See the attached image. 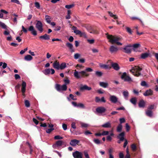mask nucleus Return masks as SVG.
Returning a JSON list of instances; mask_svg holds the SVG:
<instances>
[{"instance_id": "1", "label": "nucleus", "mask_w": 158, "mask_h": 158, "mask_svg": "<svg viewBox=\"0 0 158 158\" xmlns=\"http://www.w3.org/2000/svg\"><path fill=\"white\" fill-rule=\"evenodd\" d=\"M106 35H107V39L109 40V41L112 44L115 43L118 45H122V44L118 42L122 40V37L116 35L113 36L112 35H109L108 33H106Z\"/></svg>"}, {"instance_id": "2", "label": "nucleus", "mask_w": 158, "mask_h": 158, "mask_svg": "<svg viewBox=\"0 0 158 158\" xmlns=\"http://www.w3.org/2000/svg\"><path fill=\"white\" fill-rule=\"evenodd\" d=\"M74 71V75L77 79H79L82 77H88L89 75V74L85 72L84 70L79 72L77 71L76 70H75Z\"/></svg>"}, {"instance_id": "3", "label": "nucleus", "mask_w": 158, "mask_h": 158, "mask_svg": "<svg viewBox=\"0 0 158 158\" xmlns=\"http://www.w3.org/2000/svg\"><path fill=\"white\" fill-rule=\"evenodd\" d=\"M142 70V69L139 67L135 66L132 69L130 70V71L135 76L138 77L141 75V73L139 72Z\"/></svg>"}, {"instance_id": "4", "label": "nucleus", "mask_w": 158, "mask_h": 158, "mask_svg": "<svg viewBox=\"0 0 158 158\" xmlns=\"http://www.w3.org/2000/svg\"><path fill=\"white\" fill-rule=\"evenodd\" d=\"M55 88L58 91L61 90L66 91L67 89V86L65 84H64L61 86L59 84H57L55 85Z\"/></svg>"}, {"instance_id": "5", "label": "nucleus", "mask_w": 158, "mask_h": 158, "mask_svg": "<svg viewBox=\"0 0 158 158\" xmlns=\"http://www.w3.org/2000/svg\"><path fill=\"white\" fill-rule=\"evenodd\" d=\"M121 77V78L124 80L125 81L131 82L132 81L131 78L127 75L126 72L123 73Z\"/></svg>"}, {"instance_id": "6", "label": "nucleus", "mask_w": 158, "mask_h": 158, "mask_svg": "<svg viewBox=\"0 0 158 158\" xmlns=\"http://www.w3.org/2000/svg\"><path fill=\"white\" fill-rule=\"evenodd\" d=\"M35 27L40 33L43 32V25L40 21H37V23L36 24Z\"/></svg>"}, {"instance_id": "7", "label": "nucleus", "mask_w": 158, "mask_h": 158, "mask_svg": "<svg viewBox=\"0 0 158 158\" xmlns=\"http://www.w3.org/2000/svg\"><path fill=\"white\" fill-rule=\"evenodd\" d=\"M28 31H30L31 33L34 36L37 35V31L33 26H31L29 27L28 28Z\"/></svg>"}, {"instance_id": "8", "label": "nucleus", "mask_w": 158, "mask_h": 158, "mask_svg": "<svg viewBox=\"0 0 158 158\" xmlns=\"http://www.w3.org/2000/svg\"><path fill=\"white\" fill-rule=\"evenodd\" d=\"M73 156L74 158H80L82 156V154L78 151H76L73 152Z\"/></svg>"}, {"instance_id": "9", "label": "nucleus", "mask_w": 158, "mask_h": 158, "mask_svg": "<svg viewBox=\"0 0 158 158\" xmlns=\"http://www.w3.org/2000/svg\"><path fill=\"white\" fill-rule=\"evenodd\" d=\"M132 47V45L129 44V45L126 46L123 48L124 51L123 52L126 53L130 54L131 52V49L129 48V47Z\"/></svg>"}, {"instance_id": "10", "label": "nucleus", "mask_w": 158, "mask_h": 158, "mask_svg": "<svg viewBox=\"0 0 158 158\" xmlns=\"http://www.w3.org/2000/svg\"><path fill=\"white\" fill-rule=\"evenodd\" d=\"M39 39L41 41H43L44 40H50V37L49 35H47V34H45L43 35L40 36L39 37Z\"/></svg>"}, {"instance_id": "11", "label": "nucleus", "mask_w": 158, "mask_h": 158, "mask_svg": "<svg viewBox=\"0 0 158 158\" xmlns=\"http://www.w3.org/2000/svg\"><path fill=\"white\" fill-rule=\"evenodd\" d=\"M106 110V109L104 107L102 106L98 107L96 109L97 112L100 114L104 113Z\"/></svg>"}, {"instance_id": "12", "label": "nucleus", "mask_w": 158, "mask_h": 158, "mask_svg": "<svg viewBox=\"0 0 158 158\" xmlns=\"http://www.w3.org/2000/svg\"><path fill=\"white\" fill-rule=\"evenodd\" d=\"M26 83L24 81H23L22 83V89H21V92L22 93V95L24 97L25 96V93L26 91Z\"/></svg>"}, {"instance_id": "13", "label": "nucleus", "mask_w": 158, "mask_h": 158, "mask_svg": "<svg viewBox=\"0 0 158 158\" xmlns=\"http://www.w3.org/2000/svg\"><path fill=\"white\" fill-rule=\"evenodd\" d=\"M110 100L114 103H116L117 102L118 100V98L114 95H110Z\"/></svg>"}, {"instance_id": "14", "label": "nucleus", "mask_w": 158, "mask_h": 158, "mask_svg": "<svg viewBox=\"0 0 158 158\" xmlns=\"http://www.w3.org/2000/svg\"><path fill=\"white\" fill-rule=\"evenodd\" d=\"M125 132H123L119 134L117 136V138L119 139L120 140L123 141L125 139H124Z\"/></svg>"}, {"instance_id": "15", "label": "nucleus", "mask_w": 158, "mask_h": 158, "mask_svg": "<svg viewBox=\"0 0 158 158\" xmlns=\"http://www.w3.org/2000/svg\"><path fill=\"white\" fill-rule=\"evenodd\" d=\"M79 142V140L76 139H73L71 140L70 144L72 146H75L76 145H78Z\"/></svg>"}, {"instance_id": "16", "label": "nucleus", "mask_w": 158, "mask_h": 158, "mask_svg": "<svg viewBox=\"0 0 158 158\" xmlns=\"http://www.w3.org/2000/svg\"><path fill=\"white\" fill-rule=\"evenodd\" d=\"M63 142L60 140H59L56 141L55 144H54L52 146L54 148H56L57 147L61 146L62 145Z\"/></svg>"}, {"instance_id": "17", "label": "nucleus", "mask_w": 158, "mask_h": 158, "mask_svg": "<svg viewBox=\"0 0 158 158\" xmlns=\"http://www.w3.org/2000/svg\"><path fill=\"white\" fill-rule=\"evenodd\" d=\"M109 50L111 53H113L117 52L118 48L117 47L112 45L110 47Z\"/></svg>"}, {"instance_id": "18", "label": "nucleus", "mask_w": 158, "mask_h": 158, "mask_svg": "<svg viewBox=\"0 0 158 158\" xmlns=\"http://www.w3.org/2000/svg\"><path fill=\"white\" fill-rule=\"evenodd\" d=\"M92 88L91 87H89L86 85L81 86L80 87V89L81 91L84 90H90Z\"/></svg>"}, {"instance_id": "19", "label": "nucleus", "mask_w": 158, "mask_h": 158, "mask_svg": "<svg viewBox=\"0 0 158 158\" xmlns=\"http://www.w3.org/2000/svg\"><path fill=\"white\" fill-rule=\"evenodd\" d=\"M66 46L68 47L71 52H74V50L73 49V44L69 42H67L66 44Z\"/></svg>"}, {"instance_id": "20", "label": "nucleus", "mask_w": 158, "mask_h": 158, "mask_svg": "<svg viewBox=\"0 0 158 158\" xmlns=\"http://www.w3.org/2000/svg\"><path fill=\"white\" fill-rule=\"evenodd\" d=\"M145 104V102L143 99L140 100L138 103V106L140 108H144Z\"/></svg>"}, {"instance_id": "21", "label": "nucleus", "mask_w": 158, "mask_h": 158, "mask_svg": "<svg viewBox=\"0 0 158 158\" xmlns=\"http://www.w3.org/2000/svg\"><path fill=\"white\" fill-rule=\"evenodd\" d=\"M72 29L73 31V32L76 35H79L81 33V31L78 30L77 27L74 26H73L72 27Z\"/></svg>"}, {"instance_id": "22", "label": "nucleus", "mask_w": 158, "mask_h": 158, "mask_svg": "<svg viewBox=\"0 0 158 158\" xmlns=\"http://www.w3.org/2000/svg\"><path fill=\"white\" fill-rule=\"evenodd\" d=\"M152 94L153 92L151 89L146 90L145 92L143 94V95L145 96L152 95Z\"/></svg>"}, {"instance_id": "23", "label": "nucleus", "mask_w": 158, "mask_h": 158, "mask_svg": "<svg viewBox=\"0 0 158 158\" xmlns=\"http://www.w3.org/2000/svg\"><path fill=\"white\" fill-rule=\"evenodd\" d=\"M111 65L113 69L116 70L118 71L120 69L118 64L117 63H112Z\"/></svg>"}, {"instance_id": "24", "label": "nucleus", "mask_w": 158, "mask_h": 158, "mask_svg": "<svg viewBox=\"0 0 158 158\" xmlns=\"http://www.w3.org/2000/svg\"><path fill=\"white\" fill-rule=\"evenodd\" d=\"M102 127L106 128H111V124L110 122H107L102 125Z\"/></svg>"}, {"instance_id": "25", "label": "nucleus", "mask_w": 158, "mask_h": 158, "mask_svg": "<svg viewBox=\"0 0 158 158\" xmlns=\"http://www.w3.org/2000/svg\"><path fill=\"white\" fill-rule=\"evenodd\" d=\"M53 67L54 68L58 70L60 69V64L57 60L54 62L53 64Z\"/></svg>"}, {"instance_id": "26", "label": "nucleus", "mask_w": 158, "mask_h": 158, "mask_svg": "<svg viewBox=\"0 0 158 158\" xmlns=\"http://www.w3.org/2000/svg\"><path fill=\"white\" fill-rule=\"evenodd\" d=\"M99 85L103 88H106L108 87L109 85L107 82H99Z\"/></svg>"}, {"instance_id": "27", "label": "nucleus", "mask_w": 158, "mask_h": 158, "mask_svg": "<svg viewBox=\"0 0 158 158\" xmlns=\"http://www.w3.org/2000/svg\"><path fill=\"white\" fill-rule=\"evenodd\" d=\"M149 54L147 53H145L141 54V58L143 59H145L147 58L149 55Z\"/></svg>"}, {"instance_id": "28", "label": "nucleus", "mask_w": 158, "mask_h": 158, "mask_svg": "<svg viewBox=\"0 0 158 158\" xmlns=\"http://www.w3.org/2000/svg\"><path fill=\"white\" fill-rule=\"evenodd\" d=\"M32 59V57L30 55H27L24 57V59L27 61H30Z\"/></svg>"}, {"instance_id": "29", "label": "nucleus", "mask_w": 158, "mask_h": 158, "mask_svg": "<svg viewBox=\"0 0 158 158\" xmlns=\"http://www.w3.org/2000/svg\"><path fill=\"white\" fill-rule=\"evenodd\" d=\"M45 19L47 23H51L50 19H51V17L50 16L48 15H46L45 16Z\"/></svg>"}, {"instance_id": "30", "label": "nucleus", "mask_w": 158, "mask_h": 158, "mask_svg": "<svg viewBox=\"0 0 158 158\" xmlns=\"http://www.w3.org/2000/svg\"><path fill=\"white\" fill-rule=\"evenodd\" d=\"M130 101L133 104L135 105L137 102L136 98L135 97L132 98L130 99Z\"/></svg>"}, {"instance_id": "31", "label": "nucleus", "mask_w": 158, "mask_h": 158, "mask_svg": "<svg viewBox=\"0 0 158 158\" xmlns=\"http://www.w3.org/2000/svg\"><path fill=\"white\" fill-rule=\"evenodd\" d=\"M122 125L121 124H119L117 127V131L118 132H121L122 131Z\"/></svg>"}, {"instance_id": "32", "label": "nucleus", "mask_w": 158, "mask_h": 158, "mask_svg": "<svg viewBox=\"0 0 158 158\" xmlns=\"http://www.w3.org/2000/svg\"><path fill=\"white\" fill-rule=\"evenodd\" d=\"M146 115L150 117H151L152 116V111L150 110H148L146 112Z\"/></svg>"}, {"instance_id": "33", "label": "nucleus", "mask_w": 158, "mask_h": 158, "mask_svg": "<svg viewBox=\"0 0 158 158\" xmlns=\"http://www.w3.org/2000/svg\"><path fill=\"white\" fill-rule=\"evenodd\" d=\"M66 67V64L64 62L62 63L60 65V69H63Z\"/></svg>"}, {"instance_id": "34", "label": "nucleus", "mask_w": 158, "mask_h": 158, "mask_svg": "<svg viewBox=\"0 0 158 158\" xmlns=\"http://www.w3.org/2000/svg\"><path fill=\"white\" fill-rule=\"evenodd\" d=\"M108 13L109 14V15L111 17L115 19H117L118 17L116 16V15H113V13L110 11H108Z\"/></svg>"}, {"instance_id": "35", "label": "nucleus", "mask_w": 158, "mask_h": 158, "mask_svg": "<svg viewBox=\"0 0 158 158\" xmlns=\"http://www.w3.org/2000/svg\"><path fill=\"white\" fill-rule=\"evenodd\" d=\"M132 47L133 48V50L135 51V48H139L140 46V45L139 44H136L132 45Z\"/></svg>"}, {"instance_id": "36", "label": "nucleus", "mask_w": 158, "mask_h": 158, "mask_svg": "<svg viewBox=\"0 0 158 158\" xmlns=\"http://www.w3.org/2000/svg\"><path fill=\"white\" fill-rule=\"evenodd\" d=\"M125 28L126 30L131 35L132 34V31L131 29L128 27H126Z\"/></svg>"}, {"instance_id": "37", "label": "nucleus", "mask_w": 158, "mask_h": 158, "mask_svg": "<svg viewBox=\"0 0 158 158\" xmlns=\"http://www.w3.org/2000/svg\"><path fill=\"white\" fill-rule=\"evenodd\" d=\"M44 73L45 75H47L50 74V69H46L43 72Z\"/></svg>"}, {"instance_id": "38", "label": "nucleus", "mask_w": 158, "mask_h": 158, "mask_svg": "<svg viewBox=\"0 0 158 158\" xmlns=\"http://www.w3.org/2000/svg\"><path fill=\"white\" fill-rule=\"evenodd\" d=\"M123 94L125 98H127L128 96L129 93L127 91H124L123 92Z\"/></svg>"}, {"instance_id": "39", "label": "nucleus", "mask_w": 158, "mask_h": 158, "mask_svg": "<svg viewBox=\"0 0 158 158\" xmlns=\"http://www.w3.org/2000/svg\"><path fill=\"white\" fill-rule=\"evenodd\" d=\"M96 75L98 77H101L102 75V73L101 72L97 71L95 72Z\"/></svg>"}, {"instance_id": "40", "label": "nucleus", "mask_w": 158, "mask_h": 158, "mask_svg": "<svg viewBox=\"0 0 158 158\" xmlns=\"http://www.w3.org/2000/svg\"><path fill=\"white\" fill-rule=\"evenodd\" d=\"M25 105L26 107H29L30 106V103L29 101L28 100H25L24 102Z\"/></svg>"}, {"instance_id": "41", "label": "nucleus", "mask_w": 158, "mask_h": 158, "mask_svg": "<svg viewBox=\"0 0 158 158\" xmlns=\"http://www.w3.org/2000/svg\"><path fill=\"white\" fill-rule=\"evenodd\" d=\"M0 26L4 29H6V26L3 23L0 21Z\"/></svg>"}, {"instance_id": "42", "label": "nucleus", "mask_w": 158, "mask_h": 158, "mask_svg": "<svg viewBox=\"0 0 158 158\" xmlns=\"http://www.w3.org/2000/svg\"><path fill=\"white\" fill-rule=\"evenodd\" d=\"M94 142L96 144H99L101 143V141L98 139H94Z\"/></svg>"}, {"instance_id": "43", "label": "nucleus", "mask_w": 158, "mask_h": 158, "mask_svg": "<svg viewBox=\"0 0 158 158\" xmlns=\"http://www.w3.org/2000/svg\"><path fill=\"white\" fill-rule=\"evenodd\" d=\"M63 137L59 135H57L54 136V139L55 140L61 139H63Z\"/></svg>"}, {"instance_id": "44", "label": "nucleus", "mask_w": 158, "mask_h": 158, "mask_svg": "<svg viewBox=\"0 0 158 158\" xmlns=\"http://www.w3.org/2000/svg\"><path fill=\"white\" fill-rule=\"evenodd\" d=\"M131 148L133 151H135L136 149V147L135 144H133L131 145Z\"/></svg>"}, {"instance_id": "45", "label": "nucleus", "mask_w": 158, "mask_h": 158, "mask_svg": "<svg viewBox=\"0 0 158 158\" xmlns=\"http://www.w3.org/2000/svg\"><path fill=\"white\" fill-rule=\"evenodd\" d=\"M54 128H50L46 130V132L47 133H50L52 131L54 130Z\"/></svg>"}, {"instance_id": "46", "label": "nucleus", "mask_w": 158, "mask_h": 158, "mask_svg": "<svg viewBox=\"0 0 158 158\" xmlns=\"http://www.w3.org/2000/svg\"><path fill=\"white\" fill-rule=\"evenodd\" d=\"M74 6V4H71V5H66L65 6V7L66 8H67V9H70L71 8H72Z\"/></svg>"}, {"instance_id": "47", "label": "nucleus", "mask_w": 158, "mask_h": 158, "mask_svg": "<svg viewBox=\"0 0 158 158\" xmlns=\"http://www.w3.org/2000/svg\"><path fill=\"white\" fill-rule=\"evenodd\" d=\"M86 72H92L93 71V70L92 69L90 68H87L84 70Z\"/></svg>"}, {"instance_id": "48", "label": "nucleus", "mask_w": 158, "mask_h": 158, "mask_svg": "<svg viewBox=\"0 0 158 158\" xmlns=\"http://www.w3.org/2000/svg\"><path fill=\"white\" fill-rule=\"evenodd\" d=\"M78 107H80L81 108H85V106L84 105L81 103H79L77 104V106Z\"/></svg>"}, {"instance_id": "49", "label": "nucleus", "mask_w": 158, "mask_h": 158, "mask_svg": "<svg viewBox=\"0 0 158 158\" xmlns=\"http://www.w3.org/2000/svg\"><path fill=\"white\" fill-rule=\"evenodd\" d=\"M35 7L39 9L40 8V5L38 2H35Z\"/></svg>"}, {"instance_id": "50", "label": "nucleus", "mask_w": 158, "mask_h": 158, "mask_svg": "<svg viewBox=\"0 0 158 158\" xmlns=\"http://www.w3.org/2000/svg\"><path fill=\"white\" fill-rule=\"evenodd\" d=\"M109 131H104L102 133V135H108Z\"/></svg>"}, {"instance_id": "51", "label": "nucleus", "mask_w": 158, "mask_h": 158, "mask_svg": "<svg viewBox=\"0 0 158 158\" xmlns=\"http://www.w3.org/2000/svg\"><path fill=\"white\" fill-rule=\"evenodd\" d=\"M84 153L85 158H90L89 154L86 151H84Z\"/></svg>"}, {"instance_id": "52", "label": "nucleus", "mask_w": 158, "mask_h": 158, "mask_svg": "<svg viewBox=\"0 0 158 158\" xmlns=\"http://www.w3.org/2000/svg\"><path fill=\"white\" fill-rule=\"evenodd\" d=\"M100 67L105 69L108 68V65L106 64H102L100 66Z\"/></svg>"}, {"instance_id": "53", "label": "nucleus", "mask_w": 158, "mask_h": 158, "mask_svg": "<svg viewBox=\"0 0 158 158\" xmlns=\"http://www.w3.org/2000/svg\"><path fill=\"white\" fill-rule=\"evenodd\" d=\"M141 85L142 86H147V84L146 82L144 81H142Z\"/></svg>"}, {"instance_id": "54", "label": "nucleus", "mask_w": 158, "mask_h": 158, "mask_svg": "<svg viewBox=\"0 0 158 158\" xmlns=\"http://www.w3.org/2000/svg\"><path fill=\"white\" fill-rule=\"evenodd\" d=\"M61 27L59 26H57L55 27L54 30L55 31H59L61 29Z\"/></svg>"}, {"instance_id": "55", "label": "nucleus", "mask_w": 158, "mask_h": 158, "mask_svg": "<svg viewBox=\"0 0 158 158\" xmlns=\"http://www.w3.org/2000/svg\"><path fill=\"white\" fill-rule=\"evenodd\" d=\"M87 41L89 44H93L94 42V39L88 40Z\"/></svg>"}, {"instance_id": "56", "label": "nucleus", "mask_w": 158, "mask_h": 158, "mask_svg": "<svg viewBox=\"0 0 158 158\" xmlns=\"http://www.w3.org/2000/svg\"><path fill=\"white\" fill-rule=\"evenodd\" d=\"M64 82L65 84L66 85L67 84H68L70 83V81L68 79L64 80Z\"/></svg>"}, {"instance_id": "57", "label": "nucleus", "mask_w": 158, "mask_h": 158, "mask_svg": "<svg viewBox=\"0 0 158 158\" xmlns=\"http://www.w3.org/2000/svg\"><path fill=\"white\" fill-rule=\"evenodd\" d=\"M81 126L82 127H87L88 126V125L87 124L83 123L81 124Z\"/></svg>"}, {"instance_id": "58", "label": "nucleus", "mask_w": 158, "mask_h": 158, "mask_svg": "<svg viewBox=\"0 0 158 158\" xmlns=\"http://www.w3.org/2000/svg\"><path fill=\"white\" fill-rule=\"evenodd\" d=\"M67 125L65 123H63L62 124V127L64 130H66L67 129Z\"/></svg>"}, {"instance_id": "59", "label": "nucleus", "mask_w": 158, "mask_h": 158, "mask_svg": "<svg viewBox=\"0 0 158 158\" xmlns=\"http://www.w3.org/2000/svg\"><path fill=\"white\" fill-rule=\"evenodd\" d=\"M119 121H120V122L121 123L120 124H121V123H123L125 122V119L124 118H120Z\"/></svg>"}, {"instance_id": "60", "label": "nucleus", "mask_w": 158, "mask_h": 158, "mask_svg": "<svg viewBox=\"0 0 158 158\" xmlns=\"http://www.w3.org/2000/svg\"><path fill=\"white\" fill-rule=\"evenodd\" d=\"M32 120L33 122L36 125H37L39 123V121L35 118H33Z\"/></svg>"}, {"instance_id": "61", "label": "nucleus", "mask_w": 158, "mask_h": 158, "mask_svg": "<svg viewBox=\"0 0 158 158\" xmlns=\"http://www.w3.org/2000/svg\"><path fill=\"white\" fill-rule=\"evenodd\" d=\"M126 127L127 131H129L130 129V127L129 126L128 123H126Z\"/></svg>"}, {"instance_id": "62", "label": "nucleus", "mask_w": 158, "mask_h": 158, "mask_svg": "<svg viewBox=\"0 0 158 158\" xmlns=\"http://www.w3.org/2000/svg\"><path fill=\"white\" fill-rule=\"evenodd\" d=\"M80 56V55L78 53L75 54L74 56V58L75 59H77Z\"/></svg>"}, {"instance_id": "63", "label": "nucleus", "mask_w": 158, "mask_h": 158, "mask_svg": "<svg viewBox=\"0 0 158 158\" xmlns=\"http://www.w3.org/2000/svg\"><path fill=\"white\" fill-rule=\"evenodd\" d=\"M22 31H23L24 33H27V29L25 28L23 26H22Z\"/></svg>"}, {"instance_id": "64", "label": "nucleus", "mask_w": 158, "mask_h": 158, "mask_svg": "<svg viewBox=\"0 0 158 158\" xmlns=\"http://www.w3.org/2000/svg\"><path fill=\"white\" fill-rule=\"evenodd\" d=\"M95 101L96 102H101L100 99L98 97H96L95 98Z\"/></svg>"}]
</instances>
